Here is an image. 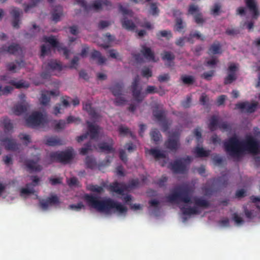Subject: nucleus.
<instances>
[{
  "label": "nucleus",
  "instance_id": "nucleus-55",
  "mask_svg": "<svg viewBox=\"0 0 260 260\" xmlns=\"http://www.w3.org/2000/svg\"><path fill=\"white\" fill-rule=\"evenodd\" d=\"M119 135L121 136H125L130 133V130L127 127L120 126L119 127Z\"/></svg>",
  "mask_w": 260,
  "mask_h": 260
},
{
  "label": "nucleus",
  "instance_id": "nucleus-12",
  "mask_svg": "<svg viewBox=\"0 0 260 260\" xmlns=\"http://www.w3.org/2000/svg\"><path fill=\"white\" fill-rule=\"evenodd\" d=\"M258 103L256 102L249 104L248 102L238 103L236 104L235 108L240 109L242 112L248 113L254 112L258 107Z\"/></svg>",
  "mask_w": 260,
  "mask_h": 260
},
{
  "label": "nucleus",
  "instance_id": "nucleus-22",
  "mask_svg": "<svg viewBox=\"0 0 260 260\" xmlns=\"http://www.w3.org/2000/svg\"><path fill=\"white\" fill-rule=\"evenodd\" d=\"M52 20L57 22L60 20V17L62 15V7L60 5L56 6L51 12Z\"/></svg>",
  "mask_w": 260,
  "mask_h": 260
},
{
  "label": "nucleus",
  "instance_id": "nucleus-48",
  "mask_svg": "<svg viewBox=\"0 0 260 260\" xmlns=\"http://www.w3.org/2000/svg\"><path fill=\"white\" fill-rule=\"evenodd\" d=\"M140 181L138 179H132L129 181L127 185H126V189H133L139 186Z\"/></svg>",
  "mask_w": 260,
  "mask_h": 260
},
{
  "label": "nucleus",
  "instance_id": "nucleus-35",
  "mask_svg": "<svg viewBox=\"0 0 260 260\" xmlns=\"http://www.w3.org/2000/svg\"><path fill=\"white\" fill-rule=\"evenodd\" d=\"M221 45L217 42L216 43H213L210 47L209 49V54H217L221 53Z\"/></svg>",
  "mask_w": 260,
  "mask_h": 260
},
{
  "label": "nucleus",
  "instance_id": "nucleus-18",
  "mask_svg": "<svg viewBox=\"0 0 260 260\" xmlns=\"http://www.w3.org/2000/svg\"><path fill=\"white\" fill-rule=\"evenodd\" d=\"M126 189V185L118 183L117 181L111 183L109 186V190L119 194L123 195L124 191Z\"/></svg>",
  "mask_w": 260,
  "mask_h": 260
},
{
  "label": "nucleus",
  "instance_id": "nucleus-9",
  "mask_svg": "<svg viewBox=\"0 0 260 260\" xmlns=\"http://www.w3.org/2000/svg\"><path fill=\"white\" fill-rule=\"evenodd\" d=\"M40 160L39 154L35 156L34 159H26L24 161V165L27 170L30 172H39L41 171L43 168L38 163Z\"/></svg>",
  "mask_w": 260,
  "mask_h": 260
},
{
  "label": "nucleus",
  "instance_id": "nucleus-20",
  "mask_svg": "<svg viewBox=\"0 0 260 260\" xmlns=\"http://www.w3.org/2000/svg\"><path fill=\"white\" fill-rule=\"evenodd\" d=\"M83 109L88 113L89 115L92 119L96 120L98 119L100 116L99 114L95 111V110L91 107V105L90 103H83Z\"/></svg>",
  "mask_w": 260,
  "mask_h": 260
},
{
  "label": "nucleus",
  "instance_id": "nucleus-1",
  "mask_svg": "<svg viewBox=\"0 0 260 260\" xmlns=\"http://www.w3.org/2000/svg\"><path fill=\"white\" fill-rule=\"evenodd\" d=\"M223 145L226 153L233 158H239L245 151L253 154L260 152V143L251 136H246L244 141L233 136L224 141Z\"/></svg>",
  "mask_w": 260,
  "mask_h": 260
},
{
  "label": "nucleus",
  "instance_id": "nucleus-39",
  "mask_svg": "<svg viewBox=\"0 0 260 260\" xmlns=\"http://www.w3.org/2000/svg\"><path fill=\"white\" fill-rule=\"evenodd\" d=\"M236 74H233L228 72V75L224 78L223 83L224 85L231 84L236 80Z\"/></svg>",
  "mask_w": 260,
  "mask_h": 260
},
{
  "label": "nucleus",
  "instance_id": "nucleus-54",
  "mask_svg": "<svg viewBox=\"0 0 260 260\" xmlns=\"http://www.w3.org/2000/svg\"><path fill=\"white\" fill-rule=\"evenodd\" d=\"M57 122L55 124L54 128L57 130L63 129L66 126V122L63 120H59L58 121H56Z\"/></svg>",
  "mask_w": 260,
  "mask_h": 260
},
{
  "label": "nucleus",
  "instance_id": "nucleus-61",
  "mask_svg": "<svg viewBox=\"0 0 260 260\" xmlns=\"http://www.w3.org/2000/svg\"><path fill=\"white\" fill-rule=\"evenodd\" d=\"M19 138L20 140H23L25 141V144L27 145L28 143L30 142V138L29 135L23 134H20L19 135Z\"/></svg>",
  "mask_w": 260,
  "mask_h": 260
},
{
  "label": "nucleus",
  "instance_id": "nucleus-46",
  "mask_svg": "<svg viewBox=\"0 0 260 260\" xmlns=\"http://www.w3.org/2000/svg\"><path fill=\"white\" fill-rule=\"evenodd\" d=\"M88 189L92 192L101 193L104 192V190L103 187L97 185L90 184L88 186Z\"/></svg>",
  "mask_w": 260,
  "mask_h": 260
},
{
  "label": "nucleus",
  "instance_id": "nucleus-43",
  "mask_svg": "<svg viewBox=\"0 0 260 260\" xmlns=\"http://www.w3.org/2000/svg\"><path fill=\"white\" fill-rule=\"evenodd\" d=\"M85 165L86 167L90 169H93L96 166L95 159L91 156H87L85 158Z\"/></svg>",
  "mask_w": 260,
  "mask_h": 260
},
{
  "label": "nucleus",
  "instance_id": "nucleus-31",
  "mask_svg": "<svg viewBox=\"0 0 260 260\" xmlns=\"http://www.w3.org/2000/svg\"><path fill=\"white\" fill-rule=\"evenodd\" d=\"M212 183L218 184L220 186L225 187L228 183V178L225 175L213 179Z\"/></svg>",
  "mask_w": 260,
  "mask_h": 260
},
{
  "label": "nucleus",
  "instance_id": "nucleus-49",
  "mask_svg": "<svg viewBox=\"0 0 260 260\" xmlns=\"http://www.w3.org/2000/svg\"><path fill=\"white\" fill-rule=\"evenodd\" d=\"M221 5L219 3H215L210 9L211 13L213 16H218L220 12Z\"/></svg>",
  "mask_w": 260,
  "mask_h": 260
},
{
  "label": "nucleus",
  "instance_id": "nucleus-17",
  "mask_svg": "<svg viewBox=\"0 0 260 260\" xmlns=\"http://www.w3.org/2000/svg\"><path fill=\"white\" fill-rule=\"evenodd\" d=\"M2 142L7 150L16 151L19 149V144L13 139L6 138L2 139Z\"/></svg>",
  "mask_w": 260,
  "mask_h": 260
},
{
  "label": "nucleus",
  "instance_id": "nucleus-32",
  "mask_svg": "<svg viewBox=\"0 0 260 260\" xmlns=\"http://www.w3.org/2000/svg\"><path fill=\"white\" fill-rule=\"evenodd\" d=\"M150 135L151 140L155 144H157L161 138V135L157 128L152 129L150 133Z\"/></svg>",
  "mask_w": 260,
  "mask_h": 260
},
{
  "label": "nucleus",
  "instance_id": "nucleus-63",
  "mask_svg": "<svg viewBox=\"0 0 260 260\" xmlns=\"http://www.w3.org/2000/svg\"><path fill=\"white\" fill-rule=\"evenodd\" d=\"M170 77L169 74H164L158 76V81L160 82H166L170 80Z\"/></svg>",
  "mask_w": 260,
  "mask_h": 260
},
{
  "label": "nucleus",
  "instance_id": "nucleus-42",
  "mask_svg": "<svg viewBox=\"0 0 260 260\" xmlns=\"http://www.w3.org/2000/svg\"><path fill=\"white\" fill-rule=\"evenodd\" d=\"M50 98L45 91H43L41 94V96L39 100L40 104L43 106H46L49 102Z\"/></svg>",
  "mask_w": 260,
  "mask_h": 260
},
{
  "label": "nucleus",
  "instance_id": "nucleus-50",
  "mask_svg": "<svg viewBox=\"0 0 260 260\" xmlns=\"http://www.w3.org/2000/svg\"><path fill=\"white\" fill-rule=\"evenodd\" d=\"M183 21L181 18H177L175 20V30L180 31L184 27Z\"/></svg>",
  "mask_w": 260,
  "mask_h": 260
},
{
  "label": "nucleus",
  "instance_id": "nucleus-19",
  "mask_svg": "<svg viewBox=\"0 0 260 260\" xmlns=\"http://www.w3.org/2000/svg\"><path fill=\"white\" fill-rule=\"evenodd\" d=\"M113 144V140L110 138L108 139V143L105 142L100 143L98 145V147L101 152L110 153L114 151Z\"/></svg>",
  "mask_w": 260,
  "mask_h": 260
},
{
  "label": "nucleus",
  "instance_id": "nucleus-38",
  "mask_svg": "<svg viewBox=\"0 0 260 260\" xmlns=\"http://www.w3.org/2000/svg\"><path fill=\"white\" fill-rule=\"evenodd\" d=\"M156 38L160 39L161 37L169 40L172 37V35L170 30H163L158 31L156 34Z\"/></svg>",
  "mask_w": 260,
  "mask_h": 260
},
{
  "label": "nucleus",
  "instance_id": "nucleus-29",
  "mask_svg": "<svg viewBox=\"0 0 260 260\" xmlns=\"http://www.w3.org/2000/svg\"><path fill=\"white\" fill-rule=\"evenodd\" d=\"M147 151L149 154L152 155L156 160L166 157V155L164 152L156 148H151L147 150Z\"/></svg>",
  "mask_w": 260,
  "mask_h": 260
},
{
  "label": "nucleus",
  "instance_id": "nucleus-8",
  "mask_svg": "<svg viewBox=\"0 0 260 260\" xmlns=\"http://www.w3.org/2000/svg\"><path fill=\"white\" fill-rule=\"evenodd\" d=\"M46 121L41 112L33 113L26 119V125L30 127L35 128L38 126L44 125Z\"/></svg>",
  "mask_w": 260,
  "mask_h": 260
},
{
  "label": "nucleus",
  "instance_id": "nucleus-57",
  "mask_svg": "<svg viewBox=\"0 0 260 260\" xmlns=\"http://www.w3.org/2000/svg\"><path fill=\"white\" fill-rule=\"evenodd\" d=\"M13 90V87L11 86H6L4 88L2 87L1 95H7L10 93Z\"/></svg>",
  "mask_w": 260,
  "mask_h": 260
},
{
  "label": "nucleus",
  "instance_id": "nucleus-33",
  "mask_svg": "<svg viewBox=\"0 0 260 260\" xmlns=\"http://www.w3.org/2000/svg\"><path fill=\"white\" fill-rule=\"evenodd\" d=\"M2 123L4 126V129L5 133H8L12 131L13 125L11 120L8 117H4L3 119Z\"/></svg>",
  "mask_w": 260,
  "mask_h": 260
},
{
  "label": "nucleus",
  "instance_id": "nucleus-56",
  "mask_svg": "<svg viewBox=\"0 0 260 260\" xmlns=\"http://www.w3.org/2000/svg\"><path fill=\"white\" fill-rule=\"evenodd\" d=\"M31 185V184H27L25 188H23L21 190V193L29 194H32L34 192V189L33 188H29V186Z\"/></svg>",
  "mask_w": 260,
  "mask_h": 260
},
{
  "label": "nucleus",
  "instance_id": "nucleus-2",
  "mask_svg": "<svg viewBox=\"0 0 260 260\" xmlns=\"http://www.w3.org/2000/svg\"><path fill=\"white\" fill-rule=\"evenodd\" d=\"M83 199L88 206L99 211L108 212L112 209H114L115 211L118 213L125 214L127 211L126 207L110 198L100 200L95 195L85 194Z\"/></svg>",
  "mask_w": 260,
  "mask_h": 260
},
{
  "label": "nucleus",
  "instance_id": "nucleus-64",
  "mask_svg": "<svg viewBox=\"0 0 260 260\" xmlns=\"http://www.w3.org/2000/svg\"><path fill=\"white\" fill-rule=\"evenodd\" d=\"M119 156L120 159L124 163L126 164L127 161V157L126 154L124 150L121 149L119 151Z\"/></svg>",
  "mask_w": 260,
  "mask_h": 260
},
{
  "label": "nucleus",
  "instance_id": "nucleus-4",
  "mask_svg": "<svg viewBox=\"0 0 260 260\" xmlns=\"http://www.w3.org/2000/svg\"><path fill=\"white\" fill-rule=\"evenodd\" d=\"M75 3L82 7L84 11L87 12L92 10L95 11L101 10L102 9L103 6H105L107 8L112 7V4L109 0H94L89 5H87L84 0H75Z\"/></svg>",
  "mask_w": 260,
  "mask_h": 260
},
{
  "label": "nucleus",
  "instance_id": "nucleus-26",
  "mask_svg": "<svg viewBox=\"0 0 260 260\" xmlns=\"http://www.w3.org/2000/svg\"><path fill=\"white\" fill-rule=\"evenodd\" d=\"M141 53L144 55L146 59L154 61V54L151 49L143 45L141 49Z\"/></svg>",
  "mask_w": 260,
  "mask_h": 260
},
{
  "label": "nucleus",
  "instance_id": "nucleus-15",
  "mask_svg": "<svg viewBox=\"0 0 260 260\" xmlns=\"http://www.w3.org/2000/svg\"><path fill=\"white\" fill-rule=\"evenodd\" d=\"M171 169L174 173L184 174L186 170L185 164L182 162V159H177L171 164Z\"/></svg>",
  "mask_w": 260,
  "mask_h": 260
},
{
  "label": "nucleus",
  "instance_id": "nucleus-58",
  "mask_svg": "<svg viewBox=\"0 0 260 260\" xmlns=\"http://www.w3.org/2000/svg\"><path fill=\"white\" fill-rule=\"evenodd\" d=\"M141 74L143 77L148 78L152 76V72L151 70L148 68H144L142 70Z\"/></svg>",
  "mask_w": 260,
  "mask_h": 260
},
{
  "label": "nucleus",
  "instance_id": "nucleus-28",
  "mask_svg": "<svg viewBox=\"0 0 260 260\" xmlns=\"http://www.w3.org/2000/svg\"><path fill=\"white\" fill-rule=\"evenodd\" d=\"M123 88V83L122 82L115 83L113 86H112L110 89L111 91L112 94L115 96H119L121 95Z\"/></svg>",
  "mask_w": 260,
  "mask_h": 260
},
{
  "label": "nucleus",
  "instance_id": "nucleus-53",
  "mask_svg": "<svg viewBox=\"0 0 260 260\" xmlns=\"http://www.w3.org/2000/svg\"><path fill=\"white\" fill-rule=\"evenodd\" d=\"M214 73L215 71L214 70L204 72L203 74L201 75V77L207 81H210L211 80L212 77L214 76Z\"/></svg>",
  "mask_w": 260,
  "mask_h": 260
},
{
  "label": "nucleus",
  "instance_id": "nucleus-5",
  "mask_svg": "<svg viewBox=\"0 0 260 260\" xmlns=\"http://www.w3.org/2000/svg\"><path fill=\"white\" fill-rule=\"evenodd\" d=\"M73 149L72 147L63 151L52 152L49 154L50 162L68 163L73 159Z\"/></svg>",
  "mask_w": 260,
  "mask_h": 260
},
{
  "label": "nucleus",
  "instance_id": "nucleus-16",
  "mask_svg": "<svg viewBox=\"0 0 260 260\" xmlns=\"http://www.w3.org/2000/svg\"><path fill=\"white\" fill-rule=\"evenodd\" d=\"M10 13L13 18L12 26L14 28H19L20 22V17L22 14V10L18 8L13 7Z\"/></svg>",
  "mask_w": 260,
  "mask_h": 260
},
{
  "label": "nucleus",
  "instance_id": "nucleus-52",
  "mask_svg": "<svg viewBox=\"0 0 260 260\" xmlns=\"http://www.w3.org/2000/svg\"><path fill=\"white\" fill-rule=\"evenodd\" d=\"M151 13L153 16L158 15L159 10L158 9L156 3H152L150 4Z\"/></svg>",
  "mask_w": 260,
  "mask_h": 260
},
{
  "label": "nucleus",
  "instance_id": "nucleus-59",
  "mask_svg": "<svg viewBox=\"0 0 260 260\" xmlns=\"http://www.w3.org/2000/svg\"><path fill=\"white\" fill-rule=\"evenodd\" d=\"M240 33V30L238 28H227L225 30V34L229 36H235Z\"/></svg>",
  "mask_w": 260,
  "mask_h": 260
},
{
  "label": "nucleus",
  "instance_id": "nucleus-6",
  "mask_svg": "<svg viewBox=\"0 0 260 260\" xmlns=\"http://www.w3.org/2000/svg\"><path fill=\"white\" fill-rule=\"evenodd\" d=\"M118 8L119 12L123 15V17L120 20L122 27L127 30H134L136 28L135 24L132 20L128 19L126 16L133 17V12L132 11L124 8L121 4L119 5Z\"/></svg>",
  "mask_w": 260,
  "mask_h": 260
},
{
  "label": "nucleus",
  "instance_id": "nucleus-40",
  "mask_svg": "<svg viewBox=\"0 0 260 260\" xmlns=\"http://www.w3.org/2000/svg\"><path fill=\"white\" fill-rule=\"evenodd\" d=\"M153 115L159 122L166 119L164 112L162 110H155L153 111Z\"/></svg>",
  "mask_w": 260,
  "mask_h": 260
},
{
  "label": "nucleus",
  "instance_id": "nucleus-7",
  "mask_svg": "<svg viewBox=\"0 0 260 260\" xmlns=\"http://www.w3.org/2000/svg\"><path fill=\"white\" fill-rule=\"evenodd\" d=\"M180 133L179 131L169 132L167 140L165 142L166 148L172 151H176L179 148Z\"/></svg>",
  "mask_w": 260,
  "mask_h": 260
},
{
  "label": "nucleus",
  "instance_id": "nucleus-3",
  "mask_svg": "<svg viewBox=\"0 0 260 260\" xmlns=\"http://www.w3.org/2000/svg\"><path fill=\"white\" fill-rule=\"evenodd\" d=\"M192 191V188L187 185L178 186L167 197V199L171 203L181 202L184 203H191V194Z\"/></svg>",
  "mask_w": 260,
  "mask_h": 260
},
{
  "label": "nucleus",
  "instance_id": "nucleus-30",
  "mask_svg": "<svg viewBox=\"0 0 260 260\" xmlns=\"http://www.w3.org/2000/svg\"><path fill=\"white\" fill-rule=\"evenodd\" d=\"M192 152L197 157H204L208 156L210 154V151L205 150L203 147L197 146L194 148Z\"/></svg>",
  "mask_w": 260,
  "mask_h": 260
},
{
  "label": "nucleus",
  "instance_id": "nucleus-44",
  "mask_svg": "<svg viewBox=\"0 0 260 260\" xmlns=\"http://www.w3.org/2000/svg\"><path fill=\"white\" fill-rule=\"evenodd\" d=\"M182 213L184 215H189L191 214H195L197 213V209L195 207H187V208H181Z\"/></svg>",
  "mask_w": 260,
  "mask_h": 260
},
{
  "label": "nucleus",
  "instance_id": "nucleus-13",
  "mask_svg": "<svg viewBox=\"0 0 260 260\" xmlns=\"http://www.w3.org/2000/svg\"><path fill=\"white\" fill-rule=\"evenodd\" d=\"M188 12L189 14L193 16L194 21L197 24H202L205 21V20L203 18L202 14L200 11L198 6H196L193 4L189 5Z\"/></svg>",
  "mask_w": 260,
  "mask_h": 260
},
{
  "label": "nucleus",
  "instance_id": "nucleus-23",
  "mask_svg": "<svg viewBox=\"0 0 260 260\" xmlns=\"http://www.w3.org/2000/svg\"><path fill=\"white\" fill-rule=\"evenodd\" d=\"M90 58L93 60H97V63L99 65L103 64L107 60V59L103 57L99 51L95 50L91 52Z\"/></svg>",
  "mask_w": 260,
  "mask_h": 260
},
{
  "label": "nucleus",
  "instance_id": "nucleus-51",
  "mask_svg": "<svg viewBox=\"0 0 260 260\" xmlns=\"http://www.w3.org/2000/svg\"><path fill=\"white\" fill-rule=\"evenodd\" d=\"M158 92V91L157 88L155 87L154 86L148 85L146 87L145 92L143 94H141V95H144L145 97V95L146 94H153L155 93H157Z\"/></svg>",
  "mask_w": 260,
  "mask_h": 260
},
{
  "label": "nucleus",
  "instance_id": "nucleus-27",
  "mask_svg": "<svg viewBox=\"0 0 260 260\" xmlns=\"http://www.w3.org/2000/svg\"><path fill=\"white\" fill-rule=\"evenodd\" d=\"M2 49L4 51H7L10 54H16L21 50V48L18 44H12L8 47L6 46V45L3 46L2 47Z\"/></svg>",
  "mask_w": 260,
  "mask_h": 260
},
{
  "label": "nucleus",
  "instance_id": "nucleus-25",
  "mask_svg": "<svg viewBox=\"0 0 260 260\" xmlns=\"http://www.w3.org/2000/svg\"><path fill=\"white\" fill-rule=\"evenodd\" d=\"M45 144L49 146H56L64 144L62 140L56 137H51L47 138Z\"/></svg>",
  "mask_w": 260,
  "mask_h": 260
},
{
  "label": "nucleus",
  "instance_id": "nucleus-41",
  "mask_svg": "<svg viewBox=\"0 0 260 260\" xmlns=\"http://www.w3.org/2000/svg\"><path fill=\"white\" fill-rule=\"evenodd\" d=\"M161 58L163 60L171 61L175 59V56L173 53L170 51H165L161 54Z\"/></svg>",
  "mask_w": 260,
  "mask_h": 260
},
{
  "label": "nucleus",
  "instance_id": "nucleus-34",
  "mask_svg": "<svg viewBox=\"0 0 260 260\" xmlns=\"http://www.w3.org/2000/svg\"><path fill=\"white\" fill-rule=\"evenodd\" d=\"M27 111V107L22 104H18L14 107V113L16 115H20Z\"/></svg>",
  "mask_w": 260,
  "mask_h": 260
},
{
  "label": "nucleus",
  "instance_id": "nucleus-21",
  "mask_svg": "<svg viewBox=\"0 0 260 260\" xmlns=\"http://www.w3.org/2000/svg\"><path fill=\"white\" fill-rule=\"evenodd\" d=\"M86 124L90 134V139H94L97 138L99 135V126L88 121L86 122Z\"/></svg>",
  "mask_w": 260,
  "mask_h": 260
},
{
  "label": "nucleus",
  "instance_id": "nucleus-14",
  "mask_svg": "<svg viewBox=\"0 0 260 260\" xmlns=\"http://www.w3.org/2000/svg\"><path fill=\"white\" fill-rule=\"evenodd\" d=\"M245 5L251 15L253 20H257L259 16V12L255 0H244Z\"/></svg>",
  "mask_w": 260,
  "mask_h": 260
},
{
  "label": "nucleus",
  "instance_id": "nucleus-36",
  "mask_svg": "<svg viewBox=\"0 0 260 260\" xmlns=\"http://www.w3.org/2000/svg\"><path fill=\"white\" fill-rule=\"evenodd\" d=\"M218 125V121L217 116L215 115L212 116L210 119V122L208 125L209 129L211 131H214L216 129Z\"/></svg>",
  "mask_w": 260,
  "mask_h": 260
},
{
  "label": "nucleus",
  "instance_id": "nucleus-45",
  "mask_svg": "<svg viewBox=\"0 0 260 260\" xmlns=\"http://www.w3.org/2000/svg\"><path fill=\"white\" fill-rule=\"evenodd\" d=\"M181 79L185 84L190 85L193 83L194 79L193 76L183 75L181 77Z\"/></svg>",
  "mask_w": 260,
  "mask_h": 260
},
{
  "label": "nucleus",
  "instance_id": "nucleus-24",
  "mask_svg": "<svg viewBox=\"0 0 260 260\" xmlns=\"http://www.w3.org/2000/svg\"><path fill=\"white\" fill-rule=\"evenodd\" d=\"M47 67L49 70L51 71H60L62 69V66L61 63L59 61H57L56 60L53 59L49 61Z\"/></svg>",
  "mask_w": 260,
  "mask_h": 260
},
{
  "label": "nucleus",
  "instance_id": "nucleus-62",
  "mask_svg": "<svg viewBox=\"0 0 260 260\" xmlns=\"http://www.w3.org/2000/svg\"><path fill=\"white\" fill-rule=\"evenodd\" d=\"M116 97L114 101L116 105L121 106L125 104L126 101L124 98L120 96V95L117 96Z\"/></svg>",
  "mask_w": 260,
  "mask_h": 260
},
{
  "label": "nucleus",
  "instance_id": "nucleus-10",
  "mask_svg": "<svg viewBox=\"0 0 260 260\" xmlns=\"http://www.w3.org/2000/svg\"><path fill=\"white\" fill-rule=\"evenodd\" d=\"M140 82L139 75H136L133 80L131 85L132 95L135 100L138 102H142L144 99V96L141 95V88L138 87Z\"/></svg>",
  "mask_w": 260,
  "mask_h": 260
},
{
  "label": "nucleus",
  "instance_id": "nucleus-47",
  "mask_svg": "<svg viewBox=\"0 0 260 260\" xmlns=\"http://www.w3.org/2000/svg\"><path fill=\"white\" fill-rule=\"evenodd\" d=\"M92 150V146L91 144V142L89 141L85 144H84V147L81 148L80 150V153L82 155L86 154L89 151Z\"/></svg>",
  "mask_w": 260,
  "mask_h": 260
},
{
  "label": "nucleus",
  "instance_id": "nucleus-60",
  "mask_svg": "<svg viewBox=\"0 0 260 260\" xmlns=\"http://www.w3.org/2000/svg\"><path fill=\"white\" fill-rule=\"evenodd\" d=\"M84 208V205L81 202L78 203L77 204H71L69 206L70 209L76 210L77 211Z\"/></svg>",
  "mask_w": 260,
  "mask_h": 260
},
{
  "label": "nucleus",
  "instance_id": "nucleus-11",
  "mask_svg": "<svg viewBox=\"0 0 260 260\" xmlns=\"http://www.w3.org/2000/svg\"><path fill=\"white\" fill-rule=\"evenodd\" d=\"M44 40L48 42L53 48H55L59 52L62 51L65 57L68 59L70 54V51L66 47L62 46L54 37H44Z\"/></svg>",
  "mask_w": 260,
  "mask_h": 260
},
{
  "label": "nucleus",
  "instance_id": "nucleus-37",
  "mask_svg": "<svg viewBox=\"0 0 260 260\" xmlns=\"http://www.w3.org/2000/svg\"><path fill=\"white\" fill-rule=\"evenodd\" d=\"M194 204L196 206L200 207L207 208L209 207L210 203L202 198H197L194 200Z\"/></svg>",
  "mask_w": 260,
  "mask_h": 260
}]
</instances>
